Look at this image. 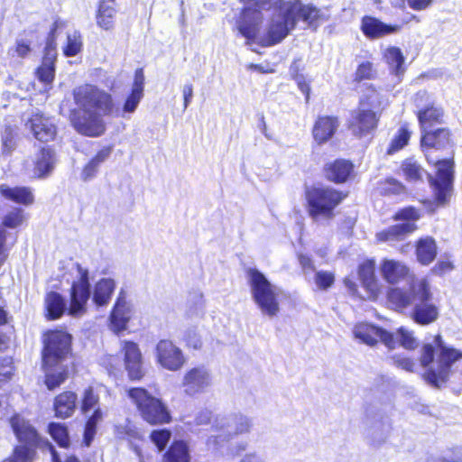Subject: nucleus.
Wrapping results in <instances>:
<instances>
[{
  "label": "nucleus",
  "mask_w": 462,
  "mask_h": 462,
  "mask_svg": "<svg viewBox=\"0 0 462 462\" xmlns=\"http://www.w3.org/2000/svg\"><path fill=\"white\" fill-rule=\"evenodd\" d=\"M420 144L430 163L437 167V176L430 178L434 197L439 206H444L448 201L453 187L454 162L451 159L435 160L431 157V150H442L451 145L450 132L447 128L429 130L421 134Z\"/></svg>",
  "instance_id": "nucleus-1"
},
{
  "label": "nucleus",
  "mask_w": 462,
  "mask_h": 462,
  "mask_svg": "<svg viewBox=\"0 0 462 462\" xmlns=\"http://www.w3.org/2000/svg\"><path fill=\"white\" fill-rule=\"evenodd\" d=\"M388 298L398 309L411 306L410 318L418 325L428 326L439 318V307L432 301L433 294L426 279L413 281L408 291L392 289Z\"/></svg>",
  "instance_id": "nucleus-2"
},
{
  "label": "nucleus",
  "mask_w": 462,
  "mask_h": 462,
  "mask_svg": "<svg viewBox=\"0 0 462 462\" xmlns=\"http://www.w3.org/2000/svg\"><path fill=\"white\" fill-rule=\"evenodd\" d=\"M247 277L252 298L262 314L269 318L277 316L280 312L279 289L257 269H249Z\"/></svg>",
  "instance_id": "nucleus-3"
},
{
  "label": "nucleus",
  "mask_w": 462,
  "mask_h": 462,
  "mask_svg": "<svg viewBox=\"0 0 462 462\" xmlns=\"http://www.w3.org/2000/svg\"><path fill=\"white\" fill-rule=\"evenodd\" d=\"M212 428L215 434L208 438V445L217 447L236 436L249 433L253 428V420L242 413L217 416Z\"/></svg>",
  "instance_id": "nucleus-4"
},
{
  "label": "nucleus",
  "mask_w": 462,
  "mask_h": 462,
  "mask_svg": "<svg viewBox=\"0 0 462 462\" xmlns=\"http://www.w3.org/2000/svg\"><path fill=\"white\" fill-rule=\"evenodd\" d=\"M308 211L319 222L334 217V209L343 200V195L331 188H313L307 191Z\"/></svg>",
  "instance_id": "nucleus-5"
},
{
  "label": "nucleus",
  "mask_w": 462,
  "mask_h": 462,
  "mask_svg": "<svg viewBox=\"0 0 462 462\" xmlns=\"http://www.w3.org/2000/svg\"><path fill=\"white\" fill-rule=\"evenodd\" d=\"M128 396L148 423L155 425L170 422L171 414L166 405L145 389L131 388L128 390Z\"/></svg>",
  "instance_id": "nucleus-6"
},
{
  "label": "nucleus",
  "mask_w": 462,
  "mask_h": 462,
  "mask_svg": "<svg viewBox=\"0 0 462 462\" xmlns=\"http://www.w3.org/2000/svg\"><path fill=\"white\" fill-rule=\"evenodd\" d=\"M434 344L439 351L438 367L437 369H429L423 375L425 381L430 385L439 388L441 384L448 382L452 365L462 359V352L447 346L440 335H437L434 338Z\"/></svg>",
  "instance_id": "nucleus-7"
},
{
  "label": "nucleus",
  "mask_w": 462,
  "mask_h": 462,
  "mask_svg": "<svg viewBox=\"0 0 462 462\" xmlns=\"http://www.w3.org/2000/svg\"><path fill=\"white\" fill-rule=\"evenodd\" d=\"M245 4L236 22L238 32L248 42L256 39L263 23L262 10L270 9L271 0H240Z\"/></svg>",
  "instance_id": "nucleus-8"
},
{
  "label": "nucleus",
  "mask_w": 462,
  "mask_h": 462,
  "mask_svg": "<svg viewBox=\"0 0 462 462\" xmlns=\"http://www.w3.org/2000/svg\"><path fill=\"white\" fill-rule=\"evenodd\" d=\"M294 13L295 10L290 9L289 5L275 10L267 23L261 44L268 47L281 42L296 26Z\"/></svg>",
  "instance_id": "nucleus-9"
},
{
  "label": "nucleus",
  "mask_w": 462,
  "mask_h": 462,
  "mask_svg": "<svg viewBox=\"0 0 462 462\" xmlns=\"http://www.w3.org/2000/svg\"><path fill=\"white\" fill-rule=\"evenodd\" d=\"M74 97L80 110L100 115L110 114L113 110L111 96L91 85L77 88L74 91Z\"/></svg>",
  "instance_id": "nucleus-10"
},
{
  "label": "nucleus",
  "mask_w": 462,
  "mask_h": 462,
  "mask_svg": "<svg viewBox=\"0 0 462 462\" xmlns=\"http://www.w3.org/2000/svg\"><path fill=\"white\" fill-rule=\"evenodd\" d=\"M43 343V366H55L69 354L71 336L60 330L50 331L45 335Z\"/></svg>",
  "instance_id": "nucleus-11"
},
{
  "label": "nucleus",
  "mask_w": 462,
  "mask_h": 462,
  "mask_svg": "<svg viewBox=\"0 0 462 462\" xmlns=\"http://www.w3.org/2000/svg\"><path fill=\"white\" fill-rule=\"evenodd\" d=\"M79 278L70 288V304L68 309L69 316L79 318L87 312V303L91 296L88 271L77 264Z\"/></svg>",
  "instance_id": "nucleus-12"
},
{
  "label": "nucleus",
  "mask_w": 462,
  "mask_h": 462,
  "mask_svg": "<svg viewBox=\"0 0 462 462\" xmlns=\"http://www.w3.org/2000/svg\"><path fill=\"white\" fill-rule=\"evenodd\" d=\"M414 104L417 108V117L421 134L429 131L434 125L443 122V109L436 105L433 97L426 90L416 93Z\"/></svg>",
  "instance_id": "nucleus-13"
},
{
  "label": "nucleus",
  "mask_w": 462,
  "mask_h": 462,
  "mask_svg": "<svg viewBox=\"0 0 462 462\" xmlns=\"http://www.w3.org/2000/svg\"><path fill=\"white\" fill-rule=\"evenodd\" d=\"M353 334L356 339L368 346H374L379 340L389 349H393L396 346L393 333L369 323L356 325Z\"/></svg>",
  "instance_id": "nucleus-14"
},
{
  "label": "nucleus",
  "mask_w": 462,
  "mask_h": 462,
  "mask_svg": "<svg viewBox=\"0 0 462 462\" xmlns=\"http://www.w3.org/2000/svg\"><path fill=\"white\" fill-rule=\"evenodd\" d=\"M70 122L81 134L98 136L105 132L101 115L85 110H74L70 114Z\"/></svg>",
  "instance_id": "nucleus-15"
},
{
  "label": "nucleus",
  "mask_w": 462,
  "mask_h": 462,
  "mask_svg": "<svg viewBox=\"0 0 462 462\" xmlns=\"http://www.w3.org/2000/svg\"><path fill=\"white\" fill-rule=\"evenodd\" d=\"M211 384V373L203 365L193 367L187 371L181 383L183 392L189 396H195L205 393Z\"/></svg>",
  "instance_id": "nucleus-16"
},
{
  "label": "nucleus",
  "mask_w": 462,
  "mask_h": 462,
  "mask_svg": "<svg viewBox=\"0 0 462 462\" xmlns=\"http://www.w3.org/2000/svg\"><path fill=\"white\" fill-rule=\"evenodd\" d=\"M156 358L163 368L170 371H178L185 364L181 349L166 339H162L157 343Z\"/></svg>",
  "instance_id": "nucleus-17"
},
{
  "label": "nucleus",
  "mask_w": 462,
  "mask_h": 462,
  "mask_svg": "<svg viewBox=\"0 0 462 462\" xmlns=\"http://www.w3.org/2000/svg\"><path fill=\"white\" fill-rule=\"evenodd\" d=\"M380 115L375 110L365 109L360 106L352 113V117L349 122V130L351 133L357 136L362 137L377 127Z\"/></svg>",
  "instance_id": "nucleus-18"
},
{
  "label": "nucleus",
  "mask_w": 462,
  "mask_h": 462,
  "mask_svg": "<svg viewBox=\"0 0 462 462\" xmlns=\"http://www.w3.org/2000/svg\"><path fill=\"white\" fill-rule=\"evenodd\" d=\"M125 366L131 380H140L143 376L142 354L138 345L132 341L122 342Z\"/></svg>",
  "instance_id": "nucleus-19"
},
{
  "label": "nucleus",
  "mask_w": 462,
  "mask_h": 462,
  "mask_svg": "<svg viewBox=\"0 0 462 462\" xmlns=\"http://www.w3.org/2000/svg\"><path fill=\"white\" fill-rule=\"evenodd\" d=\"M290 9H294L295 23L299 19L307 23L310 27L316 29L321 23L329 18V13L327 8L319 9L312 5H289Z\"/></svg>",
  "instance_id": "nucleus-20"
},
{
  "label": "nucleus",
  "mask_w": 462,
  "mask_h": 462,
  "mask_svg": "<svg viewBox=\"0 0 462 462\" xmlns=\"http://www.w3.org/2000/svg\"><path fill=\"white\" fill-rule=\"evenodd\" d=\"M26 127L30 128L33 136L40 142L53 140L57 133L53 121L40 113L32 115L27 121Z\"/></svg>",
  "instance_id": "nucleus-21"
},
{
  "label": "nucleus",
  "mask_w": 462,
  "mask_h": 462,
  "mask_svg": "<svg viewBox=\"0 0 462 462\" xmlns=\"http://www.w3.org/2000/svg\"><path fill=\"white\" fill-rule=\"evenodd\" d=\"M33 177L37 179L48 178L55 169L57 156L51 147L42 148L34 156Z\"/></svg>",
  "instance_id": "nucleus-22"
},
{
  "label": "nucleus",
  "mask_w": 462,
  "mask_h": 462,
  "mask_svg": "<svg viewBox=\"0 0 462 462\" xmlns=\"http://www.w3.org/2000/svg\"><path fill=\"white\" fill-rule=\"evenodd\" d=\"M131 319V309L128 306L125 298L121 293L113 308L110 314V328L116 332L119 333L125 330L127 327V323Z\"/></svg>",
  "instance_id": "nucleus-23"
},
{
  "label": "nucleus",
  "mask_w": 462,
  "mask_h": 462,
  "mask_svg": "<svg viewBox=\"0 0 462 462\" xmlns=\"http://www.w3.org/2000/svg\"><path fill=\"white\" fill-rule=\"evenodd\" d=\"M361 29L367 38L376 39L397 32L400 26L386 24L376 18L365 16L362 19Z\"/></svg>",
  "instance_id": "nucleus-24"
},
{
  "label": "nucleus",
  "mask_w": 462,
  "mask_h": 462,
  "mask_svg": "<svg viewBox=\"0 0 462 462\" xmlns=\"http://www.w3.org/2000/svg\"><path fill=\"white\" fill-rule=\"evenodd\" d=\"M338 127V121L334 116H320L316 121L313 127L314 140L322 144L328 142L336 133Z\"/></svg>",
  "instance_id": "nucleus-25"
},
{
  "label": "nucleus",
  "mask_w": 462,
  "mask_h": 462,
  "mask_svg": "<svg viewBox=\"0 0 462 462\" xmlns=\"http://www.w3.org/2000/svg\"><path fill=\"white\" fill-rule=\"evenodd\" d=\"M116 13V0H99L96 14L97 24L103 30H112Z\"/></svg>",
  "instance_id": "nucleus-26"
},
{
  "label": "nucleus",
  "mask_w": 462,
  "mask_h": 462,
  "mask_svg": "<svg viewBox=\"0 0 462 462\" xmlns=\"http://www.w3.org/2000/svg\"><path fill=\"white\" fill-rule=\"evenodd\" d=\"M113 148L111 146L103 147L97 154L83 167L80 179L84 182H88L95 179L98 173L100 166L111 156Z\"/></svg>",
  "instance_id": "nucleus-27"
},
{
  "label": "nucleus",
  "mask_w": 462,
  "mask_h": 462,
  "mask_svg": "<svg viewBox=\"0 0 462 462\" xmlns=\"http://www.w3.org/2000/svg\"><path fill=\"white\" fill-rule=\"evenodd\" d=\"M417 226L415 223L407 221L389 226L387 229L376 235L378 240L383 242H390L404 239L408 235L411 234Z\"/></svg>",
  "instance_id": "nucleus-28"
},
{
  "label": "nucleus",
  "mask_w": 462,
  "mask_h": 462,
  "mask_svg": "<svg viewBox=\"0 0 462 462\" xmlns=\"http://www.w3.org/2000/svg\"><path fill=\"white\" fill-rule=\"evenodd\" d=\"M77 394L73 392H64L54 401V411L57 417L65 419L70 417L77 408Z\"/></svg>",
  "instance_id": "nucleus-29"
},
{
  "label": "nucleus",
  "mask_w": 462,
  "mask_h": 462,
  "mask_svg": "<svg viewBox=\"0 0 462 462\" xmlns=\"http://www.w3.org/2000/svg\"><path fill=\"white\" fill-rule=\"evenodd\" d=\"M46 318L50 320L60 319L69 309L64 298L56 291L47 293L45 297Z\"/></svg>",
  "instance_id": "nucleus-30"
},
{
  "label": "nucleus",
  "mask_w": 462,
  "mask_h": 462,
  "mask_svg": "<svg viewBox=\"0 0 462 462\" xmlns=\"http://www.w3.org/2000/svg\"><path fill=\"white\" fill-rule=\"evenodd\" d=\"M408 268L401 262L384 260L381 265V273L389 283H396L408 273Z\"/></svg>",
  "instance_id": "nucleus-31"
},
{
  "label": "nucleus",
  "mask_w": 462,
  "mask_h": 462,
  "mask_svg": "<svg viewBox=\"0 0 462 462\" xmlns=\"http://www.w3.org/2000/svg\"><path fill=\"white\" fill-rule=\"evenodd\" d=\"M116 289V282L111 278H103L99 280L94 287L93 301L97 306L106 305L111 300L112 294Z\"/></svg>",
  "instance_id": "nucleus-32"
},
{
  "label": "nucleus",
  "mask_w": 462,
  "mask_h": 462,
  "mask_svg": "<svg viewBox=\"0 0 462 462\" xmlns=\"http://www.w3.org/2000/svg\"><path fill=\"white\" fill-rule=\"evenodd\" d=\"M416 254L418 261L423 265H429L437 255V245L432 237L420 238L417 242Z\"/></svg>",
  "instance_id": "nucleus-33"
},
{
  "label": "nucleus",
  "mask_w": 462,
  "mask_h": 462,
  "mask_svg": "<svg viewBox=\"0 0 462 462\" xmlns=\"http://www.w3.org/2000/svg\"><path fill=\"white\" fill-rule=\"evenodd\" d=\"M0 193L3 197L23 205H30L33 202V195L29 188H11L5 184L0 185Z\"/></svg>",
  "instance_id": "nucleus-34"
},
{
  "label": "nucleus",
  "mask_w": 462,
  "mask_h": 462,
  "mask_svg": "<svg viewBox=\"0 0 462 462\" xmlns=\"http://www.w3.org/2000/svg\"><path fill=\"white\" fill-rule=\"evenodd\" d=\"M353 170V164L346 160H337L330 163L327 168V177L328 180L342 183L345 182Z\"/></svg>",
  "instance_id": "nucleus-35"
},
{
  "label": "nucleus",
  "mask_w": 462,
  "mask_h": 462,
  "mask_svg": "<svg viewBox=\"0 0 462 462\" xmlns=\"http://www.w3.org/2000/svg\"><path fill=\"white\" fill-rule=\"evenodd\" d=\"M383 96L373 87H369L366 92L360 99L359 106L365 109H373L381 116V112L385 105Z\"/></svg>",
  "instance_id": "nucleus-36"
},
{
  "label": "nucleus",
  "mask_w": 462,
  "mask_h": 462,
  "mask_svg": "<svg viewBox=\"0 0 462 462\" xmlns=\"http://www.w3.org/2000/svg\"><path fill=\"white\" fill-rule=\"evenodd\" d=\"M190 457L187 444L182 441H174L163 456V462H189Z\"/></svg>",
  "instance_id": "nucleus-37"
},
{
  "label": "nucleus",
  "mask_w": 462,
  "mask_h": 462,
  "mask_svg": "<svg viewBox=\"0 0 462 462\" xmlns=\"http://www.w3.org/2000/svg\"><path fill=\"white\" fill-rule=\"evenodd\" d=\"M384 59L390 66L392 72L399 79L404 73V57L397 47H390L384 52Z\"/></svg>",
  "instance_id": "nucleus-38"
},
{
  "label": "nucleus",
  "mask_w": 462,
  "mask_h": 462,
  "mask_svg": "<svg viewBox=\"0 0 462 462\" xmlns=\"http://www.w3.org/2000/svg\"><path fill=\"white\" fill-rule=\"evenodd\" d=\"M45 384L49 390H54L65 382L68 377V371L58 365L44 366Z\"/></svg>",
  "instance_id": "nucleus-39"
},
{
  "label": "nucleus",
  "mask_w": 462,
  "mask_h": 462,
  "mask_svg": "<svg viewBox=\"0 0 462 462\" xmlns=\"http://www.w3.org/2000/svg\"><path fill=\"white\" fill-rule=\"evenodd\" d=\"M60 23H61L60 22L55 21L52 25V28L49 33V36L46 41V45L44 48V55L42 58L43 63L55 65L54 63H55L56 57H57L55 33H56L57 29L60 27Z\"/></svg>",
  "instance_id": "nucleus-40"
},
{
  "label": "nucleus",
  "mask_w": 462,
  "mask_h": 462,
  "mask_svg": "<svg viewBox=\"0 0 462 462\" xmlns=\"http://www.w3.org/2000/svg\"><path fill=\"white\" fill-rule=\"evenodd\" d=\"M359 278L363 285L373 291L375 289L374 262L367 260L359 266Z\"/></svg>",
  "instance_id": "nucleus-41"
},
{
  "label": "nucleus",
  "mask_w": 462,
  "mask_h": 462,
  "mask_svg": "<svg viewBox=\"0 0 462 462\" xmlns=\"http://www.w3.org/2000/svg\"><path fill=\"white\" fill-rule=\"evenodd\" d=\"M402 171L406 179L410 181L421 180L425 173L423 168L412 158H409L402 162Z\"/></svg>",
  "instance_id": "nucleus-42"
},
{
  "label": "nucleus",
  "mask_w": 462,
  "mask_h": 462,
  "mask_svg": "<svg viewBox=\"0 0 462 462\" xmlns=\"http://www.w3.org/2000/svg\"><path fill=\"white\" fill-rule=\"evenodd\" d=\"M49 433L52 439L62 448L69 444V438L67 428L60 423L51 422L49 424Z\"/></svg>",
  "instance_id": "nucleus-43"
},
{
  "label": "nucleus",
  "mask_w": 462,
  "mask_h": 462,
  "mask_svg": "<svg viewBox=\"0 0 462 462\" xmlns=\"http://www.w3.org/2000/svg\"><path fill=\"white\" fill-rule=\"evenodd\" d=\"M143 93H140V92L131 89V93L128 95V97H126V99L124 103L122 111H117L118 116H120L122 117H125V114H133L136 110V108H137L139 103L141 102V100L143 99Z\"/></svg>",
  "instance_id": "nucleus-44"
},
{
  "label": "nucleus",
  "mask_w": 462,
  "mask_h": 462,
  "mask_svg": "<svg viewBox=\"0 0 462 462\" xmlns=\"http://www.w3.org/2000/svg\"><path fill=\"white\" fill-rule=\"evenodd\" d=\"M397 340L402 346L409 350L415 349L419 346L418 340L413 336V332L404 328L398 329L397 339H395V341L397 342Z\"/></svg>",
  "instance_id": "nucleus-45"
},
{
  "label": "nucleus",
  "mask_w": 462,
  "mask_h": 462,
  "mask_svg": "<svg viewBox=\"0 0 462 462\" xmlns=\"http://www.w3.org/2000/svg\"><path fill=\"white\" fill-rule=\"evenodd\" d=\"M82 48L81 36L79 32H74L67 37V45L64 48V54L67 57L77 55Z\"/></svg>",
  "instance_id": "nucleus-46"
},
{
  "label": "nucleus",
  "mask_w": 462,
  "mask_h": 462,
  "mask_svg": "<svg viewBox=\"0 0 462 462\" xmlns=\"http://www.w3.org/2000/svg\"><path fill=\"white\" fill-rule=\"evenodd\" d=\"M171 437V432L169 430H155L151 433V440L155 444L160 451L164 449L170 441Z\"/></svg>",
  "instance_id": "nucleus-47"
},
{
  "label": "nucleus",
  "mask_w": 462,
  "mask_h": 462,
  "mask_svg": "<svg viewBox=\"0 0 462 462\" xmlns=\"http://www.w3.org/2000/svg\"><path fill=\"white\" fill-rule=\"evenodd\" d=\"M99 397L97 394L94 393V390L92 387H88L85 390L83 399H82V404H81V411L83 413H87L88 411H91L92 409L97 408V405L98 404Z\"/></svg>",
  "instance_id": "nucleus-48"
},
{
  "label": "nucleus",
  "mask_w": 462,
  "mask_h": 462,
  "mask_svg": "<svg viewBox=\"0 0 462 462\" xmlns=\"http://www.w3.org/2000/svg\"><path fill=\"white\" fill-rule=\"evenodd\" d=\"M31 52V44L24 39H17L15 46L8 50V54L11 57L25 58Z\"/></svg>",
  "instance_id": "nucleus-49"
},
{
  "label": "nucleus",
  "mask_w": 462,
  "mask_h": 462,
  "mask_svg": "<svg viewBox=\"0 0 462 462\" xmlns=\"http://www.w3.org/2000/svg\"><path fill=\"white\" fill-rule=\"evenodd\" d=\"M410 136V132L406 128L402 127L398 132V135L392 141L388 152L393 153L403 148L408 143Z\"/></svg>",
  "instance_id": "nucleus-50"
},
{
  "label": "nucleus",
  "mask_w": 462,
  "mask_h": 462,
  "mask_svg": "<svg viewBox=\"0 0 462 462\" xmlns=\"http://www.w3.org/2000/svg\"><path fill=\"white\" fill-rule=\"evenodd\" d=\"M55 75V65L42 62V65L37 69V76L40 81L46 85H50Z\"/></svg>",
  "instance_id": "nucleus-51"
},
{
  "label": "nucleus",
  "mask_w": 462,
  "mask_h": 462,
  "mask_svg": "<svg viewBox=\"0 0 462 462\" xmlns=\"http://www.w3.org/2000/svg\"><path fill=\"white\" fill-rule=\"evenodd\" d=\"M314 280L319 289L327 290L334 283L335 276L330 272L319 271L316 273Z\"/></svg>",
  "instance_id": "nucleus-52"
},
{
  "label": "nucleus",
  "mask_w": 462,
  "mask_h": 462,
  "mask_svg": "<svg viewBox=\"0 0 462 462\" xmlns=\"http://www.w3.org/2000/svg\"><path fill=\"white\" fill-rule=\"evenodd\" d=\"M375 76V70L374 69L373 64L369 61L361 63L356 71V81H362L364 79H371Z\"/></svg>",
  "instance_id": "nucleus-53"
},
{
  "label": "nucleus",
  "mask_w": 462,
  "mask_h": 462,
  "mask_svg": "<svg viewBox=\"0 0 462 462\" xmlns=\"http://www.w3.org/2000/svg\"><path fill=\"white\" fill-rule=\"evenodd\" d=\"M23 220V210L20 208H15L13 211L9 212L3 220V224L5 226L9 228L17 227L22 224Z\"/></svg>",
  "instance_id": "nucleus-54"
},
{
  "label": "nucleus",
  "mask_w": 462,
  "mask_h": 462,
  "mask_svg": "<svg viewBox=\"0 0 462 462\" xmlns=\"http://www.w3.org/2000/svg\"><path fill=\"white\" fill-rule=\"evenodd\" d=\"M2 142L4 153H10L14 149V134L11 127H6L3 132Z\"/></svg>",
  "instance_id": "nucleus-55"
},
{
  "label": "nucleus",
  "mask_w": 462,
  "mask_h": 462,
  "mask_svg": "<svg viewBox=\"0 0 462 462\" xmlns=\"http://www.w3.org/2000/svg\"><path fill=\"white\" fill-rule=\"evenodd\" d=\"M183 339L189 346L194 349H198L201 346V340L195 328H187L184 332Z\"/></svg>",
  "instance_id": "nucleus-56"
},
{
  "label": "nucleus",
  "mask_w": 462,
  "mask_h": 462,
  "mask_svg": "<svg viewBox=\"0 0 462 462\" xmlns=\"http://www.w3.org/2000/svg\"><path fill=\"white\" fill-rule=\"evenodd\" d=\"M435 348L431 344H425L421 348L420 364L423 367L429 366L434 360Z\"/></svg>",
  "instance_id": "nucleus-57"
},
{
  "label": "nucleus",
  "mask_w": 462,
  "mask_h": 462,
  "mask_svg": "<svg viewBox=\"0 0 462 462\" xmlns=\"http://www.w3.org/2000/svg\"><path fill=\"white\" fill-rule=\"evenodd\" d=\"M420 218L419 212L411 207L405 208L402 210H400L395 215L396 220H404V222L411 221L413 222Z\"/></svg>",
  "instance_id": "nucleus-58"
},
{
  "label": "nucleus",
  "mask_w": 462,
  "mask_h": 462,
  "mask_svg": "<svg viewBox=\"0 0 462 462\" xmlns=\"http://www.w3.org/2000/svg\"><path fill=\"white\" fill-rule=\"evenodd\" d=\"M403 186L394 179H388L382 186V192L384 194H399L402 191Z\"/></svg>",
  "instance_id": "nucleus-59"
},
{
  "label": "nucleus",
  "mask_w": 462,
  "mask_h": 462,
  "mask_svg": "<svg viewBox=\"0 0 462 462\" xmlns=\"http://www.w3.org/2000/svg\"><path fill=\"white\" fill-rule=\"evenodd\" d=\"M392 360L393 364L395 366L402 368L407 372H412L415 366V363L408 357L394 356L392 357Z\"/></svg>",
  "instance_id": "nucleus-60"
},
{
  "label": "nucleus",
  "mask_w": 462,
  "mask_h": 462,
  "mask_svg": "<svg viewBox=\"0 0 462 462\" xmlns=\"http://www.w3.org/2000/svg\"><path fill=\"white\" fill-rule=\"evenodd\" d=\"M144 89V74L143 69H138L134 73V84L132 86V90L140 92L143 94Z\"/></svg>",
  "instance_id": "nucleus-61"
},
{
  "label": "nucleus",
  "mask_w": 462,
  "mask_h": 462,
  "mask_svg": "<svg viewBox=\"0 0 462 462\" xmlns=\"http://www.w3.org/2000/svg\"><path fill=\"white\" fill-rule=\"evenodd\" d=\"M212 418V413L208 410H203L198 412L195 417V424L198 426L207 425L210 422Z\"/></svg>",
  "instance_id": "nucleus-62"
},
{
  "label": "nucleus",
  "mask_w": 462,
  "mask_h": 462,
  "mask_svg": "<svg viewBox=\"0 0 462 462\" xmlns=\"http://www.w3.org/2000/svg\"><path fill=\"white\" fill-rule=\"evenodd\" d=\"M182 95L184 100V109L190 105L193 97V86L190 83H187L182 88Z\"/></svg>",
  "instance_id": "nucleus-63"
},
{
  "label": "nucleus",
  "mask_w": 462,
  "mask_h": 462,
  "mask_svg": "<svg viewBox=\"0 0 462 462\" xmlns=\"http://www.w3.org/2000/svg\"><path fill=\"white\" fill-rule=\"evenodd\" d=\"M433 0H407L408 5L416 11H420L428 8Z\"/></svg>",
  "instance_id": "nucleus-64"
}]
</instances>
